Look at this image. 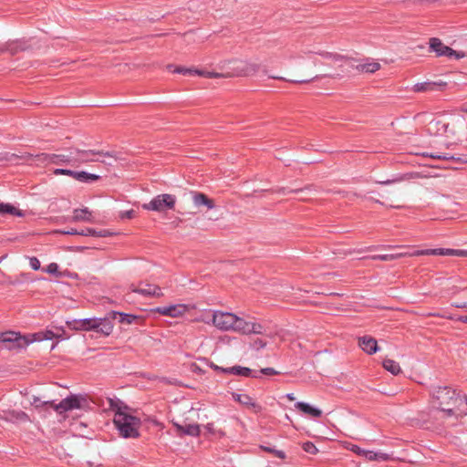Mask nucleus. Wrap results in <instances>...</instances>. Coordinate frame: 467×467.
Wrapping results in <instances>:
<instances>
[{"mask_svg": "<svg viewBox=\"0 0 467 467\" xmlns=\"http://www.w3.org/2000/svg\"><path fill=\"white\" fill-rule=\"evenodd\" d=\"M98 231L93 228H86L85 230L80 231L79 235L83 236H97Z\"/></svg>", "mask_w": 467, "mask_h": 467, "instance_id": "47", "label": "nucleus"}, {"mask_svg": "<svg viewBox=\"0 0 467 467\" xmlns=\"http://www.w3.org/2000/svg\"><path fill=\"white\" fill-rule=\"evenodd\" d=\"M194 73L201 77L210 78H233L232 76H228L231 74V72L227 73H217V72H211V71H204V70H199L195 69Z\"/></svg>", "mask_w": 467, "mask_h": 467, "instance_id": "28", "label": "nucleus"}, {"mask_svg": "<svg viewBox=\"0 0 467 467\" xmlns=\"http://www.w3.org/2000/svg\"><path fill=\"white\" fill-rule=\"evenodd\" d=\"M192 202L196 206H206L207 209L211 210L215 207L214 201L209 198L206 194L200 192H191Z\"/></svg>", "mask_w": 467, "mask_h": 467, "instance_id": "17", "label": "nucleus"}, {"mask_svg": "<svg viewBox=\"0 0 467 467\" xmlns=\"http://www.w3.org/2000/svg\"><path fill=\"white\" fill-rule=\"evenodd\" d=\"M384 368L389 371L393 375H399L401 372V368L398 362L390 358H385L382 362Z\"/></svg>", "mask_w": 467, "mask_h": 467, "instance_id": "27", "label": "nucleus"}, {"mask_svg": "<svg viewBox=\"0 0 467 467\" xmlns=\"http://www.w3.org/2000/svg\"><path fill=\"white\" fill-rule=\"evenodd\" d=\"M241 370H242L241 376H243V377H252V378H255V379L260 378V376L257 372L253 373L252 369L249 368L242 367Z\"/></svg>", "mask_w": 467, "mask_h": 467, "instance_id": "39", "label": "nucleus"}, {"mask_svg": "<svg viewBox=\"0 0 467 467\" xmlns=\"http://www.w3.org/2000/svg\"><path fill=\"white\" fill-rule=\"evenodd\" d=\"M459 320L467 324V316H462L459 317Z\"/></svg>", "mask_w": 467, "mask_h": 467, "instance_id": "64", "label": "nucleus"}, {"mask_svg": "<svg viewBox=\"0 0 467 467\" xmlns=\"http://www.w3.org/2000/svg\"><path fill=\"white\" fill-rule=\"evenodd\" d=\"M30 266L33 270L40 269V262L36 257H30Z\"/></svg>", "mask_w": 467, "mask_h": 467, "instance_id": "50", "label": "nucleus"}, {"mask_svg": "<svg viewBox=\"0 0 467 467\" xmlns=\"http://www.w3.org/2000/svg\"><path fill=\"white\" fill-rule=\"evenodd\" d=\"M236 317L233 313L216 311L213 315V323L221 330H234Z\"/></svg>", "mask_w": 467, "mask_h": 467, "instance_id": "10", "label": "nucleus"}, {"mask_svg": "<svg viewBox=\"0 0 467 467\" xmlns=\"http://www.w3.org/2000/svg\"><path fill=\"white\" fill-rule=\"evenodd\" d=\"M448 128L449 123L434 119L429 122L427 132L431 136H441L447 132Z\"/></svg>", "mask_w": 467, "mask_h": 467, "instance_id": "14", "label": "nucleus"}, {"mask_svg": "<svg viewBox=\"0 0 467 467\" xmlns=\"http://www.w3.org/2000/svg\"><path fill=\"white\" fill-rule=\"evenodd\" d=\"M134 215H135L134 210H129V211L122 213L120 217L122 219H124V218L132 219L134 217Z\"/></svg>", "mask_w": 467, "mask_h": 467, "instance_id": "56", "label": "nucleus"}, {"mask_svg": "<svg viewBox=\"0 0 467 467\" xmlns=\"http://www.w3.org/2000/svg\"><path fill=\"white\" fill-rule=\"evenodd\" d=\"M41 405L42 406H47L48 405V406L52 407L55 410V406L57 404L54 401H52V400L51 401L48 400V401H44Z\"/></svg>", "mask_w": 467, "mask_h": 467, "instance_id": "63", "label": "nucleus"}, {"mask_svg": "<svg viewBox=\"0 0 467 467\" xmlns=\"http://www.w3.org/2000/svg\"><path fill=\"white\" fill-rule=\"evenodd\" d=\"M96 327L93 330L109 336L112 332L113 326L108 318H96Z\"/></svg>", "mask_w": 467, "mask_h": 467, "instance_id": "20", "label": "nucleus"}, {"mask_svg": "<svg viewBox=\"0 0 467 467\" xmlns=\"http://www.w3.org/2000/svg\"><path fill=\"white\" fill-rule=\"evenodd\" d=\"M306 54L314 53L319 55L324 58L331 59L333 62L337 63L338 68L341 69V73H345L346 71L349 72L352 69H356L359 72L366 73H375L376 71L380 69V64L378 62H369L364 64L354 65L353 58L327 51H307Z\"/></svg>", "mask_w": 467, "mask_h": 467, "instance_id": "3", "label": "nucleus"}, {"mask_svg": "<svg viewBox=\"0 0 467 467\" xmlns=\"http://www.w3.org/2000/svg\"><path fill=\"white\" fill-rule=\"evenodd\" d=\"M432 399L437 402V408L447 416L454 414L453 409L459 400V396L455 389L450 387H438L432 392Z\"/></svg>", "mask_w": 467, "mask_h": 467, "instance_id": "5", "label": "nucleus"}, {"mask_svg": "<svg viewBox=\"0 0 467 467\" xmlns=\"http://www.w3.org/2000/svg\"><path fill=\"white\" fill-rule=\"evenodd\" d=\"M20 159H23L25 161H49L54 164H60V163H66V164H80L85 163L88 161H99V160L94 159H71L69 156L64 155V154H47V153H41L37 155H33L30 153H26L21 157Z\"/></svg>", "mask_w": 467, "mask_h": 467, "instance_id": "6", "label": "nucleus"}, {"mask_svg": "<svg viewBox=\"0 0 467 467\" xmlns=\"http://www.w3.org/2000/svg\"><path fill=\"white\" fill-rule=\"evenodd\" d=\"M269 78H272V79H278V80H284V81H288V82H291V83H296V84H303V83H309L310 81L312 80H315V79H317L319 78L318 76H316L312 78H309V79H302V80H296V79H286L283 77H279V76H274V75H270L268 76Z\"/></svg>", "mask_w": 467, "mask_h": 467, "instance_id": "33", "label": "nucleus"}, {"mask_svg": "<svg viewBox=\"0 0 467 467\" xmlns=\"http://www.w3.org/2000/svg\"><path fill=\"white\" fill-rule=\"evenodd\" d=\"M312 186H313L312 184H308L305 188L292 190L291 192H303L304 190H309L312 188Z\"/></svg>", "mask_w": 467, "mask_h": 467, "instance_id": "61", "label": "nucleus"}, {"mask_svg": "<svg viewBox=\"0 0 467 467\" xmlns=\"http://www.w3.org/2000/svg\"><path fill=\"white\" fill-rule=\"evenodd\" d=\"M7 213L12 214V215H16L19 217L24 216V213L21 210L17 209L16 207L13 206L12 204L1 202L0 203V214H7Z\"/></svg>", "mask_w": 467, "mask_h": 467, "instance_id": "25", "label": "nucleus"}, {"mask_svg": "<svg viewBox=\"0 0 467 467\" xmlns=\"http://www.w3.org/2000/svg\"><path fill=\"white\" fill-rule=\"evenodd\" d=\"M417 154L421 155L423 157H429L431 159L445 160V161L451 160V161H456L457 163H467V155H465L463 157H455V156L448 155V154L440 155V154H432V153H428V152H422V153H417Z\"/></svg>", "mask_w": 467, "mask_h": 467, "instance_id": "21", "label": "nucleus"}, {"mask_svg": "<svg viewBox=\"0 0 467 467\" xmlns=\"http://www.w3.org/2000/svg\"><path fill=\"white\" fill-rule=\"evenodd\" d=\"M466 56V54L462 51H455L451 54V57H455L457 59L462 58Z\"/></svg>", "mask_w": 467, "mask_h": 467, "instance_id": "58", "label": "nucleus"}, {"mask_svg": "<svg viewBox=\"0 0 467 467\" xmlns=\"http://www.w3.org/2000/svg\"><path fill=\"white\" fill-rule=\"evenodd\" d=\"M78 177L82 178V182H96L100 179V177L97 174L88 173L86 171H80V173L78 174Z\"/></svg>", "mask_w": 467, "mask_h": 467, "instance_id": "34", "label": "nucleus"}, {"mask_svg": "<svg viewBox=\"0 0 467 467\" xmlns=\"http://www.w3.org/2000/svg\"><path fill=\"white\" fill-rule=\"evenodd\" d=\"M188 310V306L186 305L179 304V305H171L169 306L157 307L155 312L163 315L169 316L171 317H178L182 316Z\"/></svg>", "mask_w": 467, "mask_h": 467, "instance_id": "11", "label": "nucleus"}, {"mask_svg": "<svg viewBox=\"0 0 467 467\" xmlns=\"http://www.w3.org/2000/svg\"><path fill=\"white\" fill-rule=\"evenodd\" d=\"M420 255H451L467 257V250L451 249V248H434L416 250L413 253H398L389 254H377L371 256L373 260L391 261L404 256H420Z\"/></svg>", "mask_w": 467, "mask_h": 467, "instance_id": "4", "label": "nucleus"}, {"mask_svg": "<svg viewBox=\"0 0 467 467\" xmlns=\"http://www.w3.org/2000/svg\"><path fill=\"white\" fill-rule=\"evenodd\" d=\"M77 153L78 154H81L82 156H88L89 154L91 155H101V156H106V157H109V158H112L114 160H117L118 157L116 156L115 152H110V151H95V150H76Z\"/></svg>", "mask_w": 467, "mask_h": 467, "instance_id": "29", "label": "nucleus"}, {"mask_svg": "<svg viewBox=\"0 0 467 467\" xmlns=\"http://www.w3.org/2000/svg\"><path fill=\"white\" fill-rule=\"evenodd\" d=\"M203 360L206 361V363L209 365V367L212 368L215 371H220V372L223 373V369H226V368L219 367V366L213 364V362L208 361L206 358H203Z\"/></svg>", "mask_w": 467, "mask_h": 467, "instance_id": "54", "label": "nucleus"}, {"mask_svg": "<svg viewBox=\"0 0 467 467\" xmlns=\"http://www.w3.org/2000/svg\"><path fill=\"white\" fill-rule=\"evenodd\" d=\"M234 67H232L229 76L234 77H249L255 75L260 70V65L254 62L234 60Z\"/></svg>", "mask_w": 467, "mask_h": 467, "instance_id": "9", "label": "nucleus"}, {"mask_svg": "<svg viewBox=\"0 0 467 467\" xmlns=\"http://www.w3.org/2000/svg\"><path fill=\"white\" fill-rule=\"evenodd\" d=\"M55 337L56 334L51 330L40 331L26 336H22L15 331H5L0 333V343H3L8 350H20L26 348L33 342L52 340Z\"/></svg>", "mask_w": 467, "mask_h": 467, "instance_id": "2", "label": "nucleus"}, {"mask_svg": "<svg viewBox=\"0 0 467 467\" xmlns=\"http://www.w3.org/2000/svg\"><path fill=\"white\" fill-rule=\"evenodd\" d=\"M45 271L48 274L60 275V273H58V265L56 263L49 264Z\"/></svg>", "mask_w": 467, "mask_h": 467, "instance_id": "42", "label": "nucleus"}, {"mask_svg": "<svg viewBox=\"0 0 467 467\" xmlns=\"http://www.w3.org/2000/svg\"><path fill=\"white\" fill-rule=\"evenodd\" d=\"M358 346L368 355L376 353L379 349L377 340L370 336L359 337Z\"/></svg>", "mask_w": 467, "mask_h": 467, "instance_id": "15", "label": "nucleus"}, {"mask_svg": "<svg viewBox=\"0 0 467 467\" xmlns=\"http://www.w3.org/2000/svg\"><path fill=\"white\" fill-rule=\"evenodd\" d=\"M252 345V348L255 350H259L261 348H264L265 346H266V342L264 341L263 339H260V338H256L253 341V343L251 344Z\"/></svg>", "mask_w": 467, "mask_h": 467, "instance_id": "45", "label": "nucleus"}, {"mask_svg": "<svg viewBox=\"0 0 467 467\" xmlns=\"http://www.w3.org/2000/svg\"><path fill=\"white\" fill-rule=\"evenodd\" d=\"M154 285H152V284H146L145 287L132 288V292L142 295V296H147L146 291L152 292V286H154Z\"/></svg>", "mask_w": 467, "mask_h": 467, "instance_id": "37", "label": "nucleus"}, {"mask_svg": "<svg viewBox=\"0 0 467 467\" xmlns=\"http://www.w3.org/2000/svg\"><path fill=\"white\" fill-rule=\"evenodd\" d=\"M27 49V46L25 42L19 40L8 41L5 43V50L11 56H15L21 51H25Z\"/></svg>", "mask_w": 467, "mask_h": 467, "instance_id": "22", "label": "nucleus"}, {"mask_svg": "<svg viewBox=\"0 0 467 467\" xmlns=\"http://www.w3.org/2000/svg\"><path fill=\"white\" fill-rule=\"evenodd\" d=\"M401 180H402V178H398V179H393V180L380 181V182H378V183H379V184H389V183H392V182H400Z\"/></svg>", "mask_w": 467, "mask_h": 467, "instance_id": "59", "label": "nucleus"}, {"mask_svg": "<svg viewBox=\"0 0 467 467\" xmlns=\"http://www.w3.org/2000/svg\"><path fill=\"white\" fill-rule=\"evenodd\" d=\"M74 215L70 219L71 222H91L92 213L88 209H75L73 212Z\"/></svg>", "mask_w": 467, "mask_h": 467, "instance_id": "23", "label": "nucleus"}, {"mask_svg": "<svg viewBox=\"0 0 467 467\" xmlns=\"http://www.w3.org/2000/svg\"><path fill=\"white\" fill-rule=\"evenodd\" d=\"M241 366H234L232 368H226V369H223V373L241 376Z\"/></svg>", "mask_w": 467, "mask_h": 467, "instance_id": "44", "label": "nucleus"}, {"mask_svg": "<svg viewBox=\"0 0 467 467\" xmlns=\"http://www.w3.org/2000/svg\"><path fill=\"white\" fill-rule=\"evenodd\" d=\"M426 88H427L426 82L417 83L413 88L414 91H416V92H426Z\"/></svg>", "mask_w": 467, "mask_h": 467, "instance_id": "51", "label": "nucleus"}, {"mask_svg": "<svg viewBox=\"0 0 467 467\" xmlns=\"http://www.w3.org/2000/svg\"><path fill=\"white\" fill-rule=\"evenodd\" d=\"M426 91H443L447 87L446 82H426Z\"/></svg>", "mask_w": 467, "mask_h": 467, "instance_id": "31", "label": "nucleus"}, {"mask_svg": "<svg viewBox=\"0 0 467 467\" xmlns=\"http://www.w3.org/2000/svg\"><path fill=\"white\" fill-rule=\"evenodd\" d=\"M350 451H353L354 453L359 455V456H363L366 450H363L361 449L360 447H358V445H355L353 444L350 448Z\"/></svg>", "mask_w": 467, "mask_h": 467, "instance_id": "53", "label": "nucleus"}, {"mask_svg": "<svg viewBox=\"0 0 467 467\" xmlns=\"http://www.w3.org/2000/svg\"><path fill=\"white\" fill-rule=\"evenodd\" d=\"M303 450L310 454H317L318 450L316 445L311 441H306L303 444Z\"/></svg>", "mask_w": 467, "mask_h": 467, "instance_id": "36", "label": "nucleus"}, {"mask_svg": "<svg viewBox=\"0 0 467 467\" xmlns=\"http://www.w3.org/2000/svg\"><path fill=\"white\" fill-rule=\"evenodd\" d=\"M109 401L110 409L115 410L113 422L119 434L124 438H138L140 436L138 429L141 423L140 419L130 415L128 412L130 409L122 401H115L112 399H109Z\"/></svg>", "mask_w": 467, "mask_h": 467, "instance_id": "1", "label": "nucleus"}, {"mask_svg": "<svg viewBox=\"0 0 467 467\" xmlns=\"http://www.w3.org/2000/svg\"><path fill=\"white\" fill-rule=\"evenodd\" d=\"M176 197L174 195L162 193L154 197L150 202L143 203L142 208L147 211L162 213L166 210L174 209Z\"/></svg>", "mask_w": 467, "mask_h": 467, "instance_id": "8", "label": "nucleus"}, {"mask_svg": "<svg viewBox=\"0 0 467 467\" xmlns=\"http://www.w3.org/2000/svg\"><path fill=\"white\" fill-rule=\"evenodd\" d=\"M115 234H116V233L110 232L109 230H99L97 233V237H108V236H112Z\"/></svg>", "mask_w": 467, "mask_h": 467, "instance_id": "52", "label": "nucleus"}, {"mask_svg": "<svg viewBox=\"0 0 467 467\" xmlns=\"http://www.w3.org/2000/svg\"><path fill=\"white\" fill-rule=\"evenodd\" d=\"M194 70L195 69L187 68V67L179 66V67H174L173 72L178 73V74L186 75V74H195Z\"/></svg>", "mask_w": 467, "mask_h": 467, "instance_id": "41", "label": "nucleus"}, {"mask_svg": "<svg viewBox=\"0 0 467 467\" xmlns=\"http://www.w3.org/2000/svg\"><path fill=\"white\" fill-rule=\"evenodd\" d=\"M173 424L180 434H185L192 437L200 435V426L198 424H187L185 426L178 423Z\"/></svg>", "mask_w": 467, "mask_h": 467, "instance_id": "18", "label": "nucleus"}, {"mask_svg": "<svg viewBox=\"0 0 467 467\" xmlns=\"http://www.w3.org/2000/svg\"><path fill=\"white\" fill-rule=\"evenodd\" d=\"M260 374H265V375H267V376H273V375H277L279 372L276 371L275 368H262L260 371H259Z\"/></svg>", "mask_w": 467, "mask_h": 467, "instance_id": "48", "label": "nucleus"}, {"mask_svg": "<svg viewBox=\"0 0 467 467\" xmlns=\"http://www.w3.org/2000/svg\"><path fill=\"white\" fill-rule=\"evenodd\" d=\"M295 407L297 410H299L300 411H302L303 413L310 415L311 417H314V418H319L322 415V411L319 409L314 408L311 405H309L308 403H306L303 401L296 402L295 404Z\"/></svg>", "mask_w": 467, "mask_h": 467, "instance_id": "19", "label": "nucleus"}, {"mask_svg": "<svg viewBox=\"0 0 467 467\" xmlns=\"http://www.w3.org/2000/svg\"><path fill=\"white\" fill-rule=\"evenodd\" d=\"M430 49L435 52L438 57L445 56L451 57V54L454 53L452 48L445 46L441 39L437 37H431L430 39Z\"/></svg>", "mask_w": 467, "mask_h": 467, "instance_id": "12", "label": "nucleus"}, {"mask_svg": "<svg viewBox=\"0 0 467 467\" xmlns=\"http://www.w3.org/2000/svg\"><path fill=\"white\" fill-rule=\"evenodd\" d=\"M232 396L235 401L239 402L240 404L245 406L248 409H252L256 413L262 410V407L259 404L253 401V399L247 394H238L233 392Z\"/></svg>", "mask_w": 467, "mask_h": 467, "instance_id": "16", "label": "nucleus"}, {"mask_svg": "<svg viewBox=\"0 0 467 467\" xmlns=\"http://www.w3.org/2000/svg\"><path fill=\"white\" fill-rule=\"evenodd\" d=\"M251 323L252 322L245 321L244 319L236 317V322L234 324V330L242 334L248 335L250 334Z\"/></svg>", "mask_w": 467, "mask_h": 467, "instance_id": "26", "label": "nucleus"}, {"mask_svg": "<svg viewBox=\"0 0 467 467\" xmlns=\"http://www.w3.org/2000/svg\"><path fill=\"white\" fill-rule=\"evenodd\" d=\"M66 323L70 329L74 330H93L92 328L97 327L96 318L73 319Z\"/></svg>", "mask_w": 467, "mask_h": 467, "instance_id": "13", "label": "nucleus"}, {"mask_svg": "<svg viewBox=\"0 0 467 467\" xmlns=\"http://www.w3.org/2000/svg\"><path fill=\"white\" fill-rule=\"evenodd\" d=\"M452 306L456 308H467V303H462V302L455 303Z\"/></svg>", "mask_w": 467, "mask_h": 467, "instance_id": "62", "label": "nucleus"}, {"mask_svg": "<svg viewBox=\"0 0 467 467\" xmlns=\"http://www.w3.org/2000/svg\"><path fill=\"white\" fill-rule=\"evenodd\" d=\"M374 456L376 457L375 461H384V462H387V461H389V460L392 459L391 454L383 453V452H376Z\"/></svg>", "mask_w": 467, "mask_h": 467, "instance_id": "46", "label": "nucleus"}, {"mask_svg": "<svg viewBox=\"0 0 467 467\" xmlns=\"http://www.w3.org/2000/svg\"><path fill=\"white\" fill-rule=\"evenodd\" d=\"M54 173L57 175H69L75 178L76 180L82 182V178L78 176V174L80 173V171H74L67 169H56Z\"/></svg>", "mask_w": 467, "mask_h": 467, "instance_id": "32", "label": "nucleus"}, {"mask_svg": "<svg viewBox=\"0 0 467 467\" xmlns=\"http://www.w3.org/2000/svg\"><path fill=\"white\" fill-rule=\"evenodd\" d=\"M191 371L196 374H203L204 370L202 369L196 363L191 364Z\"/></svg>", "mask_w": 467, "mask_h": 467, "instance_id": "55", "label": "nucleus"}, {"mask_svg": "<svg viewBox=\"0 0 467 467\" xmlns=\"http://www.w3.org/2000/svg\"><path fill=\"white\" fill-rule=\"evenodd\" d=\"M114 317L116 316L119 317V323L121 324H131L134 320L138 319L137 316L130 315V314H125L121 312H113Z\"/></svg>", "mask_w": 467, "mask_h": 467, "instance_id": "30", "label": "nucleus"}, {"mask_svg": "<svg viewBox=\"0 0 467 467\" xmlns=\"http://www.w3.org/2000/svg\"><path fill=\"white\" fill-rule=\"evenodd\" d=\"M147 296L161 297L163 293L159 285L152 286V292L146 291Z\"/></svg>", "mask_w": 467, "mask_h": 467, "instance_id": "38", "label": "nucleus"}, {"mask_svg": "<svg viewBox=\"0 0 467 467\" xmlns=\"http://www.w3.org/2000/svg\"><path fill=\"white\" fill-rule=\"evenodd\" d=\"M261 449L265 451L274 454L275 456H276L280 459L285 458V453L283 451H278L274 448L265 447V446H261Z\"/></svg>", "mask_w": 467, "mask_h": 467, "instance_id": "35", "label": "nucleus"}, {"mask_svg": "<svg viewBox=\"0 0 467 467\" xmlns=\"http://www.w3.org/2000/svg\"><path fill=\"white\" fill-rule=\"evenodd\" d=\"M321 77H328L333 78H341L343 75L341 73H335V74H324Z\"/></svg>", "mask_w": 467, "mask_h": 467, "instance_id": "60", "label": "nucleus"}, {"mask_svg": "<svg viewBox=\"0 0 467 467\" xmlns=\"http://www.w3.org/2000/svg\"><path fill=\"white\" fill-rule=\"evenodd\" d=\"M79 231L74 229V228H71L69 230H67V231H63V230H56L54 231V234H78L79 235Z\"/></svg>", "mask_w": 467, "mask_h": 467, "instance_id": "49", "label": "nucleus"}, {"mask_svg": "<svg viewBox=\"0 0 467 467\" xmlns=\"http://www.w3.org/2000/svg\"><path fill=\"white\" fill-rule=\"evenodd\" d=\"M263 334L264 333V327L261 324L259 323H254V322H252L251 323V329H250V334Z\"/></svg>", "mask_w": 467, "mask_h": 467, "instance_id": "40", "label": "nucleus"}, {"mask_svg": "<svg viewBox=\"0 0 467 467\" xmlns=\"http://www.w3.org/2000/svg\"><path fill=\"white\" fill-rule=\"evenodd\" d=\"M241 366H234L232 368H226V369H223V373L241 376Z\"/></svg>", "mask_w": 467, "mask_h": 467, "instance_id": "43", "label": "nucleus"}, {"mask_svg": "<svg viewBox=\"0 0 467 467\" xmlns=\"http://www.w3.org/2000/svg\"><path fill=\"white\" fill-rule=\"evenodd\" d=\"M375 453H376V452H374V451H366L363 456H365V457H366L368 460H369V461H375V458H376V457L374 456V455H375Z\"/></svg>", "mask_w": 467, "mask_h": 467, "instance_id": "57", "label": "nucleus"}, {"mask_svg": "<svg viewBox=\"0 0 467 467\" xmlns=\"http://www.w3.org/2000/svg\"><path fill=\"white\" fill-rule=\"evenodd\" d=\"M0 418L5 420H9V421H15V420L26 421L28 420V416L26 412L16 411V410L4 411V414L0 415Z\"/></svg>", "mask_w": 467, "mask_h": 467, "instance_id": "24", "label": "nucleus"}, {"mask_svg": "<svg viewBox=\"0 0 467 467\" xmlns=\"http://www.w3.org/2000/svg\"><path fill=\"white\" fill-rule=\"evenodd\" d=\"M89 408V402L86 395L71 394L63 399L55 406V410L62 415L63 413L78 409L87 410Z\"/></svg>", "mask_w": 467, "mask_h": 467, "instance_id": "7", "label": "nucleus"}]
</instances>
